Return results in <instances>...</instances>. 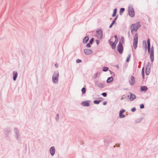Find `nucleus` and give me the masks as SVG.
I'll return each mask as SVG.
<instances>
[{
  "mask_svg": "<svg viewBox=\"0 0 158 158\" xmlns=\"http://www.w3.org/2000/svg\"><path fill=\"white\" fill-rule=\"evenodd\" d=\"M148 44V51L150 52V56L151 60V61L152 62L154 60V52L153 47H152L151 48V50L150 51V40L148 39L147 40Z\"/></svg>",
  "mask_w": 158,
  "mask_h": 158,
  "instance_id": "nucleus-1",
  "label": "nucleus"
},
{
  "mask_svg": "<svg viewBox=\"0 0 158 158\" xmlns=\"http://www.w3.org/2000/svg\"><path fill=\"white\" fill-rule=\"evenodd\" d=\"M140 25L139 23L138 22L134 24H132L131 27V31H136L140 27Z\"/></svg>",
  "mask_w": 158,
  "mask_h": 158,
  "instance_id": "nucleus-2",
  "label": "nucleus"
},
{
  "mask_svg": "<svg viewBox=\"0 0 158 158\" xmlns=\"http://www.w3.org/2000/svg\"><path fill=\"white\" fill-rule=\"evenodd\" d=\"M138 35L137 34H135L134 38L133 47L135 49L137 48L138 45Z\"/></svg>",
  "mask_w": 158,
  "mask_h": 158,
  "instance_id": "nucleus-3",
  "label": "nucleus"
},
{
  "mask_svg": "<svg viewBox=\"0 0 158 158\" xmlns=\"http://www.w3.org/2000/svg\"><path fill=\"white\" fill-rule=\"evenodd\" d=\"M58 76L59 73L58 72H54L52 76V81L54 83H56L57 82Z\"/></svg>",
  "mask_w": 158,
  "mask_h": 158,
  "instance_id": "nucleus-4",
  "label": "nucleus"
},
{
  "mask_svg": "<svg viewBox=\"0 0 158 158\" xmlns=\"http://www.w3.org/2000/svg\"><path fill=\"white\" fill-rule=\"evenodd\" d=\"M128 13L130 16L133 17L135 16V12L134 9L131 6H130L128 8Z\"/></svg>",
  "mask_w": 158,
  "mask_h": 158,
  "instance_id": "nucleus-5",
  "label": "nucleus"
},
{
  "mask_svg": "<svg viewBox=\"0 0 158 158\" xmlns=\"http://www.w3.org/2000/svg\"><path fill=\"white\" fill-rule=\"evenodd\" d=\"M117 50L121 54L123 52V48L122 43L119 42L117 46Z\"/></svg>",
  "mask_w": 158,
  "mask_h": 158,
  "instance_id": "nucleus-6",
  "label": "nucleus"
},
{
  "mask_svg": "<svg viewBox=\"0 0 158 158\" xmlns=\"http://www.w3.org/2000/svg\"><path fill=\"white\" fill-rule=\"evenodd\" d=\"M97 36L99 39H102V31L101 29L97 30Z\"/></svg>",
  "mask_w": 158,
  "mask_h": 158,
  "instance_id": "nucleus-7",
  "label": "nucleus"
},
{
  "mask_svg": "<svg viewBox=\"0 0 158 158\" xmlns=\"http://www.w3.org/2000/svg\"><path fill=\"white\" fill-rule=\"evenodd\" d=\"M84 52L87 55H91L93 53V51L91 50L87 49H85Z\"/></svg>",
  "mask_w": 158,
  "mask_h": 158,
  "instance_id": "nucleus-8",
  "label": "nucleus"
},
{
  "mask_svg": "<svg viewBox=\"0 0 158 158\" xmlns=\"http://www.w3.org/2000/svg\"><path fill=\"white\" fill-rule=\"evenodd\" d=\"M129 82L130 84L131 85H133L135 83V80L134 77L133 76H131L129 80Z\"/></svg>",
  "mask_w": 158,
  "mask_h": 158,
  "instance_id": "nucleus-9",
  "label": "nucleus"
},
{
  "mask_svg": "<svg viewBox=\"0 0 158 158\" xmlns=\"http://www.w3.org/2000/svg\"><path fill=\"white\" fill-rule=\"evenodd\" d=\"M89 101H86L82 102L81 104L82 106H90L89 103Z\"/></svg>",
  "mask_w": 158,
  "mask_h": 158,
  "instance_id": "nucleus-10",
  "label": "nucleus"
},
{
  "mask_svg": "<svg viewBox=\"0 0 158 158\" xmlns=\"http://www.w3.org/2000/svg\"><path fill=\"white\" fill-rule=\"evenodd\" d=\"M50 152L52 156H53L54 154L55 153V149L54 147H52L50 148Z\"/></svg>",
  "mask_w": 158,
  "mask_h": 158,
  "instance_id": "nucleus-11",
  "label": "nucleus"
},
{
  "mask_svg": "<svg viewBox=\"0 0 158 158\" xmlns=\"http://www.w3.org/2000/svg\"><path fill=\"white\" fill-rule=\"evenodd\" d=\"M125 110H120L119 112V116L120 118H123L125 117L124 115L123 114V113L125 112Z\"/></svg>",
  "mask_w": 158,
  "mask_h": 158,
  "instance_id": "nucleus-12",
  "label": "nucleus"
},
{
  "mask_svg": "<svg viewBox=\"0 0 158 158\" xmlns=\"http://www.w3.org/2000/svg\"><path fill=\"white\" fill-rule=\"evenodd\" d=\"M129 93L130 94V99L131 101H132L136 98L135 95L130 93Z\"/></svg>",
  "mask_w": 158,
  "mask_h": 158,
  "instance_id": "nucleus-13",
  "label": "nucleus"
},
{
  "mask_svg": "<svg viewBox=\"0 0 158 158\" xmlns=\"http://www.w3.org/2000/svg\"><path fill=\"white\" fill-rule=\"evenodd\" d=\"M13 80L15 81L18 76V73L17 72L14 71L13 73Z\"/></svg>",
  "mask_w": 158,
  "mask_h": 158,
  "instance_id": "nucleus-14",
  "label": "nucleus"
},
{
  "mask_svg": "<svg viewBox=\"0 0 158 158\" xmlns=\"http://www.w3.org/2000/svg\"><path fill=\"white\" fill-rule=\"evenodd\" d=\"M89 40L88 36H86L83 40V42L84 43H86Z\"/></svg>",
  "mask_w": 158,
  "mask_h": 158,
  "instance_id": "nucleus-15",
  "label": "nucleus"
},
{
  "mask_svg": "<svg viewBox=\"0 0 158 158\" xmlns=\"http://www.w3.org/2000/svg\"><path fill=\"white\" fill-rule=\"evenodd\" d=\"M147 89V87L145 86H143L141 87V90L142 91H146Z\"/></svg>",
  "mask_w": 158,
  "mask_h": 158,
  "instance_id": "nucleus-16",
  "label": "nucleus"
},
{
  "mask_svg": "<svg viewBox=\"0 0 158 158\" xmlns=\"http://www.w3.org/2000/svg\"><path fill=\"white\" fill-rule=\"evenodd\" d=\"M113 80V78L112 77H109L108 78L107 80V83H110Z\"/></svg>",
  "mask_w": 158,
  "mask_h": 158,
  "instance_id": "nucleus-17",
  "label": "nucleus"
},
{
  "mask_svg": "<svg viewBox=\"0 0 158 158\" xmlns=\"http://www.w3.org/2000/svg\"><path fill=\"white\" fill-rule=\"evenodd\" d=\"M150 72V69H146L145 73L146 75H148L149 74Z\"/></svg>",
  "mask_w": 158,
  "mask_h": 158,
  "instance_id": "nucleus-18",
  "label": "nucleus"
},
{
  "mask_svg": "<svg viewBox=\"0 0 158 158\" xmlns=\"http://www.w3.org/2000/svg\"><path fill=\"white\" fill-rule=\"evenodd\" d=\"M117 9H114L113 14L112 15V17H114L115 16L116 13H117Z\"/></svg>",
  "mask_w": 158,
  "mask_h": 158,
  "instance_id": "nucleus-19",
  "label": "nucleus"
},
{
  "mask_svg": "<svg viewBox=\"0 0 158 158\" xmlns=\"http://www.w3.org/2000/svg\"><path fill=\"white\" fill-rule=\"evenodd\" d=\"M124 10H125V9L124 8H121L120 10V14L121 15L122 14L123 12L124 11Z\"/></svg>",
  "mask_w": 158,
  "mask_h": 158,
  "instance_id": "nucleus-20",
  "label": "nucleus"
},
{
  "mask_svg": "<svg viewBox=\"0 0 158 158\" xmlns=\"http://www.w3.org/2000/svg\"><path fill=\"white\" fill-rule=\"evenodd\" d=\"M108 68L106 67H103L102 70L103 71H106L108 70Z\"/></svg>",
  "mask_w": 158,
  "mask_h": 158,
  "instance_id": "nucleus-21",
  "label": "nucleus"
},
{
  "mask_svg": "<svg viewBox=\"0 0 158 158\" xmlns=\"http://www.w3.org/2000/svg\"><path fill=\"white\" fill-rule=\"evenodd\" d=\"M150 68H151V64L150 63L148 62V65H147V66L146 69H150Z\"/></svg>",
  "mask_w": 158,
  "mask_h": 158,
  "instance_id": "nucleus-22",
  "label": "nucleus"
},
{
  "mask_svg": "<svg viewBox=\"0 0 158 158\" xmlns=\"http://www.w3.org/2000/svg\"><path fill=\"white\" fill-rule=\"evenodd\" d=\"M111 45L112 48L113 49H114L115 48L116 45V44L113 43L111 44Z\"/></svg>",
  "mask_w": 158,
  "mask_h": 158,
  "instance_id": "nucleus-23",
  "label": "nucleus"
},
{
  "mask_svg": "<svg viewBox=\"0 0 158 158\" xmlns=\"http://www.w3.org/2000/svg\"><path fill=\"white\" fill-rule=\"evenodd\" d=\"M81 91L83 94H84L85 93L86 90L85 88L83 87L81 89Z\"/></svg>",
  "mask_w": 158,
  "mask_h": 158,
  "instance_id": "nucleus-24",
  "label": "nucleus"
},
{
  "mask_svg": "<svg viewBox=\"0 0 158 158\" xmlns=\"http://www.w3.org/2000/svg\"><path fill=\"white\" fill-rule=\"evenodd\" d=\"M142 75L143 77V78H144V68L143 67L142 68Z\"/></svg>",
  "mask_w": 158,
  "mask_h": 158,
  "instance_id": "nucleus-25",
  "label": "nucleus"
},
{
  "mask_svg": "<svg viewBox=\"0 0 158 158\" xmlns=\"http://www.w3.org/2000/svg\"><path fill=\"white\" fill-rule=\"evenodd\" d=\"M131 56V54H129V55L128 57H127V60H126V61L127 62H128L129 61L130 59Z\"/></svg>",
  "mask_w": 158,
  "mask_h": 158,
  "instance_id": "nucleus-26",
  "label": "nucleus"
},
{
  "mask_svg": "<svg viewBox=\"0 0 158 158\" xmlns=\"http://www.w3.org/2000/svg\"><path fill=\"white\" fill-rule=\"evenodd\" d=\"M100 102V101L95 100L94 101V103L95 104H98Z\"/></svg>",
  "mask_w": 158,
  "mask_h": 158,
  "instance_id": "nucleus-27",
  "label": "nucleus"
},
{
  "mask_svg": "<svg viewBox=\"0 0 158 158\" xmlns=\"http://www.w3.org/2000/svg\"><path fill=\"white\" fill-rule=\"evenodd\" d=\"M94 41V39L93 38H92L89 41V43L90 44H92Z\"/></svg>",
  "mask_w": 158,
  "mask_h": 158,
  "instance_id": "nucleus-28",
  "label": "nucleus"
},
{
  "mask_svg": "<svg viewBox=\"0 0 158 158\" xmlns=\"http://www.w3.org/2000/svg\"><path fill=\"white\" fill-rule=\"evenodd\" d=\"M118 38H117V39H116L114 42V43L115 44H117L118 42Z\"/></svg>",
  "mask_w": 158,
  "mask_h": 158,
  "instance_id": "nucleus-29",
  "label": "nucleus"
},
{
  "mask_svg": "<svg viewBox=\"0 0 158 158\" xmlns=\"http://www.w3.org/2000/svg\"><path fill=\"white\" fill-rule=\"evenodd\" d=\"M121 40L122 42L124 43V38L123 37H121Z\"/></svg>",
  "mask_w": 158,
  "mask_h": 158,
  "instance_id": "nucleus-30",
  "label": "nucleus"
},
{
  "mask_svg": "<svg viewBox=\"0 0 158 158\" xmlns=\"http://www.w3.org/2000/svg\"><path fill=\"white\" fill-rule=\"evenodd\" d=\"M76 62L77 63H80V62H81V60H80V59H77L76 60Z\"/></svg>",
  "mask_w": 158,
  "mask_h": 158,
  "instance_id": "nucleus-31",
  "label": "nucleus"
},
{
  "mask_svg": "<svg viewBox=\"0 0 158 158\" xmlns=\"http://www.w3.org/2000/svg\"><path fill=\"white\" fill-rule=\"evenodd\" d=\"M144 107V105L143 104H141L140 106V107L141 109L143 108Z\"/></svg>",
  "mask_w": 158,
  "mask_h": 158,
  "instance_id": "nucleus-32",
  "label": "nucleus"
},
{
  "mask_svg": "<svg viewBox=\"0 0 158 158\" xmlns=\"http://www.w3.org/2000/svg\"><path fill=\"white\" fill-rule=\"evenodd\" d=\"M102 95L104 97L106 96L107 94L106 93H102Z\"/></svg>",
  "mask_w": 158,
  "mask_h": 158,
  "instance_id": "nucleus-33",
  "label": "nucleus"
},
{
  "mask_svg": "<svg viewBox=\"0 0 158 158\" xmlns=\"http://www.w3.org/2000/svg\"><path fill=\"white\" fill-rule=\"evenodd\" d=\"M86 46L87 48L90 47V44H89V43L87 44L86 45Z\"/></svg>",
  "mask_w": 158,
  "mask_h": 158,
  "instance_id": "nucleus-34",
  "label": "nucleus"
},
{
  "mask_svg": "<svg viewBox=\"0 0 158 158\" xmlns=\"http://www.w3.org/2000/svg\"><path fill=\"white\" fill-rule=\"evenodd\" d=\"M136 110V109L135 108H133L131 109V111L132 112H134Z\"/></svg>",
  "mask_w": 158,
  "mask_h": 158,
  "instance_id": "nucleus-35",
  "label": "nucleus"
},
{
  "mask_svg": "<svg viewBox=\"0 0 158 158\" xmlns=\"http://www.w3.org/2000/svg\"><path fill=\"white\" fill-rule=\"evenodd\" d=\"M100 86L102 88L103 87V85L102 84H100Z\"/></svg>",
  "mask_w": 158,
  "mask_h": 158,
  "instance_id": "nucleus-36",
  "label": "nucleus"
},
{
  "mask_svg": "<svg viewBox=\"0 0 158 158\" xmlns=\"http://www.w3.org/2000/svg\"><path fill=\"white\" fill-rule=\"evenodd\" d=\"M109 43L110 45H111V44H112V42H111V40H109Z\"/></svg>",
  "mask_w": 158,
  "mask_h": 158,
  "instance_id": "nucleus-37",
  "label": "nucleus"
},
{
  "mask_svg": "<svg viewBox=\"0 0 158 158\" xmlns=\"http://www.w3.org/2000/svg\"><path fill=\"white\" fill-rule=\"evenodd\" d=\"M106 104H107V102H105L103 103V104L104 105H106Z\"/></svg>",
  "mask_w": 158,
  "mask_h": 158,
  "instance_id": "nucleus-38",
  "label": "nucleus"
},
{
  "mask_svg": "<svg viewBox=\"0 0 158 158\" xmlns=\"http://www.w3.org/2000/svg\"><path fill=\"white\" fill-rule=\"evenodd\" d=\"M115 21L114 20L112 22V23L111 24L113 25L114 24V23H115Z\"/></svg>",
  "mask_w": 158,
  "mask_h": 158,
  "instance_id": "nucleus-39",
  "label": "nucleus"
},
{
  "mask_svg": "<svg viewBox=\"0 0 158 158\" xmlns=\"http://www.w3.org/2000/svg\"><path fill=\"white\" fill-rule=\"evenodd\" d=\"M115 21L114 20L112 22V23L111 24L113 25L114 24V23H115Z\"/></svg>",
  "mask_w": 158,
  "mask_h": 158,
  "instance_id": "nucleus-40",
  "label": "nucleus"
},
{
  "mask_svg": "<svg viewBox=\"0 0 158 158\" xmlns=\"http://www.w3.org/2000/svg\"><path fill=\"white\" fill-rule=\"evenodd\" d=\"M97 75H98V73H96L95 75H94V76H95V77H97Z\"/></svg>",
  "mask_w": 158,
  "mask_h": 158,
  "instance_id": "nucleus-41",
  "label": "nucleus"
},
{
  "mask_svg": "<svg viewBox=\"0 0 158 158\" xmlns=\"http://www.w3.org/2000/svg\"><path fill=\"white\" fill-rule=\"evenodd\" d=\"M113 24H111L110 25V26H109V27H110V28H111V27H112V26H113Z\"/></svg>",
  "mask_w": 158,
  "mask_h": 158,
  "instance_id": "nucleus-42",
  "label": "nucleus"
},
{
  "mask_svg": "<svg viewBox=\"0 0 158 158\" xmlns=\"http://www.w3.org/2000/svg\"><path fill=\"white\" fill-rule=\"evenodd\" d=\"M59 117V114H56V118H58Z\"/></svg>",
  "mask_w": 158,
  "mask_h": 158,
  "instance_id": "nucleus-43",
  "label": "nucleus"
},
{
  "mask_svg": "<svg viewBox=\"0 0 158 158\" xmlns=\"http://www.w3.org/2000/svg\"><path fill=\"white\" fill-rule=\"evenodd\" d=\"M117 17H115L114 19V21H115L117 19Z\"/></svg>",
  "mask_w": 158,
  "mask_h": 158,
  "instance_id": "nucleus-44",
  "label": "nucleus"
},
{
  "mask_svg": "<svg viewBox=\"0 0 158 158\" xmlns=\"http://www.w3.org/2000/svg\"><path fill=\"white\" fill-rule=\"evenodd\" d=\"M114 37L116 39H117V38H118L117 37V36L116 35H115V36H114Z\"/></svg>",
  "mask_w": 158,
  "mask_h": 158,
  "instance_id": "nucleus-45",
  "label": "nucleus"
},
{
  "mask_svg": "<svg viewBox=\"0 0 158 158\" xmlns=\"http://www.w3.org/2000/svg\"><path fill=\"white\" fill-rule=\"evenodd\" d=\"M55 66L56 67H57V66H58V64H55Z\"/></svg>",
  "mask_w": 158,
  "mask_h": 158,
  "instance_id": "nucleus-46",
  "label": "nucleus"
},
{
  "mask_svg": "<svg viewBox=\"0 0 158 158\" xmlns=\"http://www.w3.org/2000/svg\"><path fill=\"white\" fill-rule=\"evenodd\" d=\"M124 98L123 97H122L121 98V100H122Z\"/></svg>",
  "mask_w": 158,
  "mask_h": 158,
  "instance_id": "nucleus-47",
  "label": "nucleus"
},
{
  "mask_svg": "<svg viewBox=\"0 0 158 158\" xmlns=\"http://www.w3.org/2000/svg\"><path fill=\"white\" fill-rule=\"evenodd\" d=\"M143 42H145V43L146 44V41H143Z\"/></svg>",
  "mask_w": 158,
  "mask_h": 158,
  "instance_id": "nucleus-48",
  "label": "nucleus"
}]
</instances>
